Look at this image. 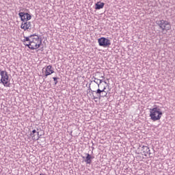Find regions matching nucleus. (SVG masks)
I'll return each instance as SVG.
<instances>
[{"mask_svg":"<svg viewBox=\"0 0 175 175\" xmlns=\"http://www.w3.org/2000/svg\"><path fill=\"white\" fill-rule=\"evenodd\" d=\"M42 73L44 77H47L54 73V68H53V66L51 65L47 66L45 68L42 69Z\"/></svg>","mask_w":175,"mask_h":175,"instance_id":"6","label":"nucleus"},{"mask_svg":"<svg viewBox=\"0 0 175 175\" xmlns=\"http://www.w3.org/2000/svg\"><path fill=\"white\" fill-rule=\"evenodd\" d=\"M98 43L99 46H101V47H110V46H111V42H110V40L105 37L98 38Z\"/></svg>","mask_w":175,"mask_h":175,"instance_id":"5","label":"nucleus"},{"mask_svg":"<svg viewBox=\"0 0 175 175\" xmlns=\"http://www.w3.org/2000/svg\"><path fill=\"white\" fill-rule=\"evenodd\" d=\"M95 6L96 10H100V9H103V7L105 6V3L98 1L96 3Z\"/></svg>","mask_w":175,"mask_h":175,"instance_id":"14","label":"nucleus"},{"mask_svg":"<svg viewBox=\"0 0 175 175\" xmlns=\"http://www.w3.org/2000/svg\"><path fill=\"white\" fill-rule=\"evenodd\" d=\"M0 83L3 84L4 87H10V78L8 72L0 70Z\"/></svg>","mask_w":175,"mask_h":175,"instance_id":"3","label":"nucleus"},{"mask_svg":"<svg viewBox=\"0 0 175 175\" xmlns=\"http://www.w3.org/2000/svg\"><path fill=\"white\" fill-rule=\"evenodd\" d=\"M18 16L21 17V21H29L32 18L31 14L25 12H19Z\"/></svg>","mask_w":175,"mask_h":175,"instance_id":"7","label":"nucleus"},{"mask_svg":"<svg viewBox=\"0 0 175 175\" xmlns=\"http://www.w3.org/2000/svg\"><path fill=\"white\" fill-rule=\"evenodd\" d=\"M21 29L23 31H28V29H31V22H23L21 26Z\"/></svg>","mask_w":175,"mask_h":175,"instance_id":"10","label":"nucleus"},{"mask_svg":"<svg viewBox=\"0 0 175 175\" xmlns=\"http://www.w3.org/2000/svg\"><path fill=\"white\" fill-rule=\"evenodd\" d=\"M30 136H31L32 140H33V142H36L37 140H39V139H40V136H42V135H40L39 132L36 131L34 129L31 132Z\"/></svg>","mask_w":175,"mask_h":175,"instance_id":"9","label":"nucleus"},{"mask_svg":"<svg viewBox=\"0 0 175 175\" xmlns=\"http://www.w3.org/2000/svg\"><path fill=\"white\" fill-rule=\"evenodd\" d=\"M156 23L159 25V29H161L163 32H164V31L167 32V31H170V29H172V25L170 24V22L167 21L162 19L157 21Z\"/></svg>","mask_w":175,"mask_h":175,"instance_id":"4","label":"nucleus"},{"mask_svg":"<svg viewBox=\"0 0 175 175\" xmlns=\"http://www.w3.org/2000/svg\"><path fill=\"white\" fill-rule=\"evenodd\" d=\"M149 116L152 121H159L162 118V116H163V112H162V109L159 107L154 105L153 108L150 109Z\"/></svg>","mask_w":175,"mask_h":175,"instance_id":"2","label":"nucleus"},{"mask_svg":"<svg viewBox=\"0 0 175 175\" xmlns=\"http://www.w3.org/2000/svg\"><path fill=\"white\" fill-rule=\"evenodd\" d=\"M98 75H99L100 76V79H98L96 78H94V83L96 82L95 81L96 80H99V84H105V74H102V73H100V72H98Z\"/></svg>","mask_w":175,"mask_h":175,"instance_id":"12","label":"nucleus"},{"mask_svg":"<svg viewBox=\"0 0 175 175\" xmlns=\"http://www.w3.org/2000/svg\"><path fill=\"white\" fill-rule=\"evenodd\" d=\"M23 44L30 50H38L42 46V38L39 35L32 34L24 38Z\"/></svg>","mask_w":175,"mask_h":175,"instance_id":"1","label":"nucleus"},{"mask_svg":"<svg viewBox=\"0 0 175 175\" xmlns=\"http://www.w3.org/2000/svg\"><path fill=\"white\" fill-rule=\"evenodd\" d=\"M107 84V82H106V81H104V83H98V89L95 92L96 94H101L102 92H104V91L106 90Z\"/></svg>","mask_w":175,"mask_h":175,"instance_id":"8","label":"nucleus"},{"mask_svg":"<svg viewBox=\"0 0 175 175\" xmlns=\"http://www.w3.org/2000/svg\"><path fill=\"white\" fill-rule=\"evenodd\" d=\"M94 99H96V97H94Z\"/></svg>","mask_w":175,"mask_h":175,"instance_id":"17","label":"nucleus"},{"mask_svg":"<svg viewBox=\"0 0 175 175\" xmlns=\"http://www.w3.org/2000/svg\"><path fill=\"white\" fill-rule=\"evenodd\" d=\"M85 162V163H87L88 165H91V163H92V157L91 155H90V154H88V153L86 154Z\"/></svg>","mask_w":175,"mask_h":175,"instance_id":"13","label":"nucleus"},{"mask_svg":"<svg viewBox=\"0 0 175 175\" xmlns=\"http://www.w3.org/2000/svg\"><path fill=\"white\" fill-rule=\"evenodd\" d=\"M97 95H98L99 99H101V98H105L107 96V92L104 90V92H101V93H96Z\"/></svg>","mask_w":175,"mask_h":175,"instance_id":"15","label":"nucleus"},{"mask_svg":"<svg viewBox=\"0 0 175 175\" xmlns=\"http://www.w3.org/2000/svg\"><path fill=\"white\" fill-rule=\"evenodd\" d=\"M53 79L54 81H55V84H57V83H58V81H57L58 79H57V77H53Z\"/></svg>","mask_w":175,"mask_h":175,"instance_id":"16","label":"nucleus"},{"mask_svg":"<svg viewBox=\"0 0 175 175\" xmlns=\"http://www.w3.org/2000/svg\"><path fill=\"white\" fill-rule=\"evenodd\" d=\"M141 154L144 157H148V155L150 154V148L148 146L142 147Z\"/></svg>","mask_w":175,"mask_h":175,"instance_id":"11","label":"nucleus"}]
</instances>
